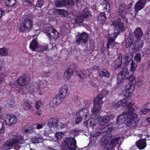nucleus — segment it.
<instances>
[{"instance_id": "62", "label": "nucleus", "mask_w": 150, "mask_h": 150, "mask_svg": "<svg viewBox=\"0 0 150 150\" xmlns=\"http://www.w3.org/2000/svg\"><path fill=\"white\" fill-rule=\"evenodd\" d=\"M144 107L146 108L148 110V111H150V103L145 104Z\"/></svg>"}, {"instance_id": "46", "label": "nucleus", "mask_w": 150, "mask_h": 150, "mask_svg": "<svg viewBox=\"0 0 150 150\" xmlns=\"http://www.w3.org/2000/svg\"><path fill=\"white\" fill-rule=\"evenodd\" d=\"M56 6L57 7L61 8L64 6V3L62 0H58L55 3Z\"/></svg>"}, {"instance_id": "7", "label": "nucleus", "mask_w": 150, "mask_h": 150, "mask_svg": "<svg viewBox=\"0 0 150 150\" xmlns=\"http://www.w3.org/2000/svg\"><path fill=\"white\" fill-rule=\"evenodd\" d=\"M65 146H67L69 150H76V141L74 137L67 138L64 141Z\"/></svg>"}, {"instance_id": "49", "label": "nucleus", "mask_w": 150, "mask_h": 150, "mask_svg": "<svg viewBox=\"0 0 150 150\" xmlns=\"http://www.w3.org/2000/svg\"><path fill=\"white\" fill-rule=\"evenodd\" d=\"M8 53L7 50L4 48L0 49V54L2 56L7 55Z\"/></svg>"}, {"instance_id": "19", "label": "nucleus", "mask_w": 150, "mask_h": 150, "mask_svg": "<svg viewBox=\"0 0 150 150\" xmlns=\"http://www.w3.org/2000/svg\"><path fill=\"white\" fill-rule=\"evenodd\" d=\"M143 44V42L142 40H138L134 44V50L136 52L140 50L142 47Z\"/></svg>"}, {"instance_id": "57", "label": "nucleus", "mask_w": 150, "mask_h": 150, "mask_svg": "<svg viewBox=\"0 0 150 150\" xmlns=\"http://www.w3.org/2000/svg\"><path fill=\"white\" fill-rule=\"evenodd\" d=\"M148 31L147 32V34L146 35V38H148L147 40L150 42V29L149 28H148Z\"/></svg>"}, {"instance_id": "63", "label": "nucleus", "mask_w": 150, "mask_h": 150, "mask_svg": "<svg viewBox=\"0 0 150 150\" xmlns=\"http://www.w3.org/2000/svg\"><path fill=\"white\" fill-rule=\"evenodd\" d=\"M72 99L73 100L76 102L78 100V96L76 95H74L72 97Z\"/></svg>"}, {"instance_id": "53", "label": "nucleus", "mask_w": 150, "mask_h": 150, "mask_svg": "<svg viewBox=\"0 0 150 150\" xmlns=\"http://www.w3.org/2000/svg\"><path fill=\"white\" fill-rule=\"evenodd\" d=\"M144 52L145 54H147L150 52V45H147L144 48Z\"/></svg>"}, {"instance_id": "16", "label": "nucleus", "mask_w": 150, "mask_h": 150, "mask_svg": "<svg viewBox=\"0 0 150 150\" xmlns=\"http://www.w3.org/2000/svg\"><path fill=\"white\" fill-rule=\"evenodd\" d=\"M64 99V98H62L60 96H57L55 98L51 100L50 103V106L52 108H55Z\"/></svg>"}, {"instance_id": "35", "label": "nucleus", "mask_w": 150, "mask_h": 150, "mask_svg": "<svg viewBox=\"0 0 150 150\" xmlns=\"http://www.w3.org/2000/svg\"><path fill=\"white\" fill-rule=\"evenodd\" d=\"M99 74L101 77L108 78L110 76L109 72L105 69H103L101 71L99 72Z\"/></svg>"}, {"instance_id": "20", "label": "nucleus", "mask_w": 150, "mask_h": 150, "mask_svg": "<svg viewBox=\"0 0 150 150\" xmlns=\"http://www.w3.org/2000/svg\"><path fill=\"white\" fill-rule=\"evenodd\" d=\"M128 117L127 115L125 114L124 112L116 120V124H120L124 123L126 121V119Z\"/></svg>"}, {"instance_id": "40", "label": "nucleus", "mask_w": 150, "mask_h": 150, "mask_svg": "<svg viewBox=\"0 0 150 150\" xmlns=\"http://www.w3.org/2000/svg\"><path fill=\"white\" fill-rule=\"evenodd\" d=\"M68 14V13L66 10L64 9H59V15L65 17H67Z\"/></svg>"}, {"instance_id": "58", "label": "nucleus", "mask_w": 150, "mask_h": 150, "mask_svg": "<svg viewBox=\"0 0 150 150\" xmlns=\"http://www.w3.org/2000/svg\"><path fill=\"white\" fill-rule=\"evenodd\" d=\"M5 130V128L4 127L2 123H0V134H3Z\"/></svg>"}, {"instance_id": "11", "label": "nucleus", "mask_w": 150, "mask_h": 150, "mask_svg": "<svg viewBox=\"0 0 150 150\" xmlns=\"http://www.w3.org/2000/svg\"><path fill=\"white\" fill-rule=\"evenodd\" d=\"M29 77L25 75H22L19 76L16 80L17 83L21 86H24L29 82Z\"/></svg>"}, {"instance_id": "34", "label": "nucleus", "mask_w": 150, "mask_h": 150, "mask_svg": "<svg viewBox=\"0 0 150 150\" xmlns=\"http://www.w3.org/2000/svg\"><path fill=\"white\" fill-rule=\"evenodd\" d=\"M5 3L7 7H11L15 5L16 1V0H5Z\"/></svg>"}, {"instance_id": "48", "label": "nucleus", "mask_w": 150, "mask_h": 150, "mask_svg": "<svg viewBox=\"0 0 150 150\" xmlns=\"http://www.w3.org/2000/svg\"><path fill=\"white\" fill-rule=\"evenodd\" d=\"M83 21V20L81 16H78L75 19V22L77 23H82Z\"/></svg>"}, {"instance_id": "28", "label": "nucleus", "mask_w": 150, "mask_h": 150, "mask_svg": "<svg viewBox=\"0 0 150 150\" xmlns=\"http://www.w3.org/2000/svg\"><path fill=\"white\" fill-rule=\"evenodd\" d=\"M133 85L129 83L126 86L125 92L126 93L125 95L129 96L131 95L133 92V89L132 88Z\"/></svg>"}, {"instance_id": "56", "label": "nucleus", "mask_w": 150, "mask_h": 150, "mask_svg": "<svg viewBox=\"0 0 150 150\" xmlns=\"http://www.w3.org/2000/svg\"><path fill=\"white\" fill-rule=\"evenodd\" d=\"M112 105L113 107H114L115 108H116L121 105V103L120 102V101L117 103L114 102L113 103Z\"/></svg>"}, {"instance_id": "51", "label": "nucleus", "mask_w": 150, "mask_h": 150, "mask_svg": "<svg viewBox=\"0 0 150 150\" xmlns=\"http://www.w3.org/2000/svg\"><path fill=\"white\" fill-rule=\"evenodd\" d=\"M44 1L42 0H39L38 1L36 4V6L39 8H41L44 4Z\"/></svg>"}, {"instance_id": "12", "label": "nucleus", "mask_w": 150, "mask_h": 150, "mask_svg": "<svg viewBox=\"0 0 150 150\" xmlns=\"http://www.w3.org/2000/svg\"><path fill=\"white\" fill-rule=\"evenodd\" d=\"M30 48L33 51H37L39 52L42 53L45 50V49H41L39 50L38 49L39 48L38 44L36 40L33 39L30 43L29 46ZM42 48L40 47V49Z\"/></svg>"}, {"instance_id": "18", "label": "nucleus", "mask_w": 150, "mask_h": 150, "mask_svg": "<svg viewBox=\"0 0 150 150\" xmlns=\"http://www.w3.org/2000/svg\"><path fill=\"white\" fill-rule=\"evenodd\" d=\"M146 140L144 138L140 139L137 141L136 144L137 147L140 150L144 149L146 146Z\"/></svg>"}, {"instance_id": "1", "label": "nucleus", "mask_w": 150, "mask_h": 150, "mask_svg": "<svg viewBox=\"0 0 150 150\" xmlns=\"http://www.w3.org/2000/svg\"><path fill=\"white\" fill-rule=\"evenodd\" d=\"M112 25L115 27V32L112 33H111V34L110 33L111 32H109L107 37L108 42L107 47L108 49L114 46L115 40L118 33L122 32L125 30L123 23L121 22L120 19L119 18L113 21L112 22Z\"/></svg>"}, {"instance_id": "61", "label": "nucleus", "mask_w": 150, "mask_h": 150, "mask_svg": "<svg viewBox=\"0 0 150 150\" xmlns=\"http://www.w3.org/2000/svg\"><path fill=\"white\" fill-rule=\"evenodd\" d=\"M135 104V102L134 101H131L127 103V106L129 107H131L133 106Z\"/></svg>"}, {"instance_id": "29", "label": "nucleus", "mask_w": 150, "mask_h": 150, "mask_svg": "<svg viewBox=\"0 0 150 150\" xmlns=\"http://www.w3.org/2000/svg\"><path fill=\"white\" fill-rule=\"evenodd\" d=\"M134 35L137 38L140 39L141 38L143 34L141 28H136L134 31Z\"/></svg>"}, {"instance_id": "9", "label": "nucleus", "mask_w": 150, "mask_h": 150, "mask_svg": "<svg viewBox=\"0 0 150 150\" xmlns=\"http://www.w3.org/2000/svg\"><path fill=\"white\" fill-rule=\"evenodd\" d=\"M16 116L13 114H6L5 116V122L7 125L15 124L17 122Z\"/></svg>"}, {"instance_id": "45", "label": "nucleus", "mask_w": 150, "mask_h": 150, "mask_svg": "<svg viewBox=\"0 0 150 150\" xmlns=\"http://www.w3.org/2000/svg\"><path fill=\"white\" fill-rule=\"evenodd\" d=\"M90 14L89 11L87 8H85L83 11L82 15L84 18H87Z\"/></svg>"}, {"instance_id": "54", "label": "nucleus", "mask_w": 150, "mask_h": 150, "mask_svg": "<svg viewBox=\"0 0 150 150\" xmlns=\"http://www.w3.org/2000/svg\"><path fill=\"white\" fill-rule=\"evenodd\" d=\"M148 110L146 108L142 109L140 110V113L141 114L145 115L148 112H149Z\"/></svg>"}, {"instance_id": "26", "label": "nucleus", "mask_w": 150, "mask_h": 150, "mask_svg": "<svg viewBox=\"0 0 150 150\" xmlns=\"http://www.w3.org/2000/svg\"><path fill=\"white\" fill-rule=\"evenodd\" d=\"M67 92V87L65 85L62 86L60 89L59 95L62 98H64L66 97Z\"/></svg>"}, {"instance_id": "30", "label": "nucleus", "mask_w": 150, "mask_h": 150, "mask_svg": "<svg viewBox=\"0 0 150 150\" xmlns=\"http://www.w3.org/2000/svg\"><path fill=\"white\" fill-rule=\"evenodd\" d=\"M106 19L105 13L103 12H101L100 13L98 16V21L101 23H105Z\"/></svg>"}, {"instance_id": "21", "label": "nucleus", "mask_w": 150, "mask_h": 150, "mask_svg": "<svg viewBox=\"0 0 150 150\" xmlns=\"http://www.w3.org/2000/svg\"><path fill=\"white\" fill-rule=\"evenodd\" d=\"M99 118V117H98V119H99L98 124L100 126L105 125L110 120V118L108 115L104 116L100 119Z\"/></svg>"}, {"instance_id": "5", "label": "nucleus", "mask_w": 150, "mask_h": 150, "mask_svg": "<svg viewBox=\"0 0 150 150\" xmlns=\"http://www.w3.org/2000/svg\"><path fill=\"white\" fill-rule=\"evenodd\" d=\"M47 125L49 127H54L57 128L64 127V124L59 121L58 119L53 117L47 120Z\"/></svg>"}, {"instance_id": "14", "label": "nucleus", "mask_w": 150, "mask_h": 150, "mask_svg": "<svg viewBox=\"0 0 150 150\" xmlns=\"http://www.w3.org/2000/svg\"><path fill=\"white\" fill-rule=\"evenodd\" d=\"M146 0H139L136 3L134 6V10L138 12L142 9L146 4Z\"/></svg>"}, {"instance_id": "22", "label": "nucleus", "mask_w": 150, "mask_h": 150, "mask_svg": "<svg viewBox=\"0 0 150 150\" xmlns=\"http://www.w3.org/2000/svg\"><path fill=\"white\" fill-rule=\"evenodd\" d=\"M120 138L117 137L111 139L109 142L108 147H107L108 150L110 149L115 146L118 142Z\"/></svg>"}, {"instance_id": "42", "label": "nucleus", "mask_w": 150, "mask_h": 150, "mask_svg": "<svg viewBox=\"0 0 150 150\" xmlns=\"http://www.w3.org/2000/svg\"><path fill=\"white\" fill-rule=\"evenodd\" d=\"M25 110H31L32 109V106L27 102H25L23 104Z\"/></svg>"}, {"instance_id": "4", "label": "nucleus", "mask_w": 150, "mask_h": 150, "mask_svg": "<svg viewBox=\"0 0 150 150\" xmlns=\"http://www.w3.org/2000/svg\"><path fill=\"white\" fill-rule=\"evenodd\" d=\"M24 143L23 137H17L16 139L13 138L8 140L4 144V148H6L11 146L15 147L17 144H23Z\"/></svg>"}, {"instance_id": "2", "label": "nucleus", "mask_w": 150, "mask_h": 150, "mask_svg": "<svg viewBox=\"0 0 150 150\" xmlns=\"http://www.w3.org/2000/svg\"><path fill=\"white\" fill-rule=\"evenodd\" d=\"M98 128L93 136L96 137L102 134L103 136L100 141V145L101 146H103L108 150L107 147H108L109 140L112 138V135L110 134L112 128V127H107L103 129H102L100 127H99Z\"/></svg>"}, {"instance_id": "36", "label": "nucleus", "mask_w": 150, "mask_h": 150, "mask_svg": "<svg viewBox=\"0 0 150 150\" xmlns=\"http://www.w3.org/2000/svg\"><path fill=\"white\" fill-rule=\"evenodd\" d=\"M32 129L31 126L30 125H27L25 127L24 129L22 130L23 134L25 135L28 133H29Z\"/></svg>"}, {"instance_id": "59", "label": "nucleus", "mask_w": 150, "mask_h": 150, "mask_svg": "<svg viewBox=\"0 0 150 150\" xmlns=\"http://www.w3.org/2000/svg\"><path fill=\"white\" fill-rule=\"evenodd\" d=\"M64 6L66 5H69L71 4V2L70 0H62Z\"/></svg>"}, {"instance_id": "6", "label": "nucleus", "mask_w": 150, "mask_h": 150, "mask_svg": "<svg viewBox=\"0 0 150 150\" xmlns=\"http://www.w3.org/2000/svg\"><path fill=\"white\" fill-rule=\"evenodd\" d=\"M88 36L85 32L79 33L76 37V42L79 45L85 44L88 41Z\"/></svg>"}, {"instance_id": "25", "label": "nucleus", "mask_w": 150, "mask_h": 150, "mask_svg": "<svg viewBox=\"0 0 150 150\" xmlns=\"http://www.w3.org/2000/svg\"><path fill=\"white\" fill-rule=\"evenodd\" d=\"M73 74V72L72 69L70 68L67 69L64 73V78L67 80L69 79Z\"/></svg>"}, {"instance_id": "3", "label": "nucleus", "mask_w": 150, "mask_h": 150, "mask_svg": "<svg viewBox=\"0 0 150 150\" xmlns=\"http://www.w3.org/2000/svg\"><path fill=\"white\" fill-rule=\"evenodd\" d=\"M42 32L52 39H57L59 36V33L55 29L51 26H47L43 28Z\"/></svg>"}, {"instance_id": "44", "label": "nucleus", "mask_w": 150, "mask_h": 150, "mask_svg": "<svg viewBox=\"0 0 150 150\" xmlns=\"http://www.w3.org/2000/svg\"><path fill=\"white\" fill-rule=\"evenodd\" d=\"M134 111V109L133 108H130L126 112H124L125 114H126L128 117H130L132 116L133 114H135V113H133L132 112Z\"/></svg>"}, {"instance_id": "10", "label": "nucleus", "mask_w": 150, "mask_h": 150, "mask_svg": "<svg viewBox=\"0 0 150 150\" xmlns=\"http://www.w3.org/2000/svg\"><path fill=\"white\" fill-rule=\"evenodd\" d=\"M88 111L87 109H84L77 112L76 115V116L77 117L76 120V124L79 123L84 116H85V119L86 118L88 114Z\"/></svg>"}, {"instance_id": "23", "label": "nucleus", "mask_w": 150, "mask_h": 150, "mask_svg": "<svg viewBox=\"0 0 150 150\" xmlns=\"http://www.w3.org/2000/svg\"><path fill=\"white\" fill-rule=\"evenodd\" d=\"M134 37L132 34H129L126 42L125 45L126 47L128 48L132 45L134 41Z\"/></svg>"}, {"instance_id": "37", "label": "nucleus", "mask_w": 150, "mask_h": 150, "mask_svg": "<svg viewBox=\"0 0 150 150\" xmlns=\"http://www.w3.org/2000/svg\"><path fill=\"white\" fill-rule=\"evenodd\" d=\"M132 54L131 53L127 54L125 56V63L126 64H128L132 59Z\"/></svg>"}, {"instance_id": "47", "label": "nucleus", "mask_w": 150, "mask_h": 150, "mask_svg": "<svg viewBox=\"0 0 150 150\" xmlns=\"http://www.w3.org/2000/svg\"><path fill=\"white\" fill-rule=\"evenodd\" d=\"M134 58L135 60L138 62H139L141 60V55L140 53H138L135 54Z\"/></svg>"}, {"instance_id": "39", "label": "nucleus", "mask_w": 150, "mask_h": 150, "mask_svg": "<svg viewBox=\"0 0 150 150\" xmlns=\"http://www.w3.org/2000/svg\"><path fill=\"white\" fill-rule=\"evenodd\" d=\"M103 95L102 94H99L94 99L93 102L94 104H98L102 99Z\"/></svg>"}, {"instance_id": "8", "label": "nucleus", "mask_w": 150, "mask_h": 150, "mask_svg": "<svg viewBox=\"0 0 150 150\" xmlns=\"http://www.w3.org/2000/svg\"><path fill=\"white\" fill-rule=\"evenodd\" d=\"M129 119L127 121V125L129 127L135 126L139 121V118L136 114H133L132 116L128 117Z\"/></svg>"}, {"instance_id": "17", "label": "nucleus", "mask_w": 150, "mask_h": 150, "mask_svg": "<svg viewBox=\"0 0 150 150\" xmlns=\"http://www.w3.org/2000/svg\"><path fill=\"white\" fill-rule=\"evenodd\" d=\"M122 57L121 54H119L117 59L114 61L115 69H117L120 68L122 63Z\"/></svg>"}, {"instance_id": "24", "label": "nucleus", "mask_w": 150, "mask_h": 150, "mask_svg": "<svg viewBox=\"0 0 150 150\" xmlns=\"http://www.w3.org/2000/svg\"><path fill=\"white\" fill-rule=\"evenodd\" d=\"M84 125L87 127H93L96 125L94 119L89 118L87 121L84 122Z\"/></svg>"}, {"instance_id": "52", "label": "nucleus", "mask_w": 150, "mask_h": 150, "mask_svg": "<svg viewBox=\"0 0 150 150\" xmlns=\"http://www.w3.org/2000/svg\"><path fill=\"white\" fill-rule=\"evenodd\" d=\"M43 105L40 101H38L36 102L35 108L38 109H39V108L42 107Z\"/></svg>"}, {"instance_id": "43", "label": "nucleus", "mask_w": 150, "mask_h": 150, "mask_svg": "<svg viewBox=\"0 0 150 150\" xmlns=\"http://www.w3.org/2000/svg\"><path fill=\"white\" fill-rule=\"evenodd\" d=\"M137 67V64L134 61H133L131 62L130 70L132 71H135L136 70V69Z\"/></svg>"}, {"instance_id": "15", "label": "nucleus", "mask_w": 150, "mask_h": 150, "mask_svg": "<svg viewBox=\"0 0 150 150\" xmlns=\"http://www.w3.org/2000/svg\"><path fill=\"white\" fill-rule=\"evenodd\" d=\"M127 72V69L126 68H123L122 72H120L117 76L118 81L120 83H122L125 78Z\"/></svg>"}, {"instance_id": "32", "label": "nucleus", "mask_w": 150, "mask_h": 150, "mask_svg": "<svg viewBox=\"0 0 150 150\" xmlns=\"http://www.w3.org/2000/svg\"><path fill=\"white\" fill-rule=\"evenodd\" d=\"M102 5L104 6L103 8L104 10H107V11H109L110 9V4L109 2L107 0H103L101 3Z\"/></svg>"}, {"instance_id": "64", "label": "nucleus", "mask_w": 150, "mask_h": 150, "mask_svg": "<svg viewBox=\"0 0 150 150\" xmlns=\"http://www.w3.org/2000/svg\"><path fill=\"white\" fill-rule=\"evenodd\" d=\"M110 93V91L108 89H105V90H103V93L106 95H107L109 94Z\"/></svg>"}, {"instance_id": "41", "label": "nucleus", "mask_w": 150, "mask_h": 150, "mask_svg": "<svg viewBox=\"0 0 150 150\" xmlns=\"http://www.w3.org/2000/svg\"><path fill=\"white\" fill-rule=\"evenodd\" d=\"M127 78L129 82V83L133 85H135L136 81L135 76H130Z\"/></svg>"}, {"instance_id": "33", "label": "nucleus", "mask_w": 150, "mask_h": 150, "mask_svg": "<svg viewBox=\"0 0 150 150\" xmlns=\"http://www.w3.org/2000/svg\"><path fill=\"white\" fill-rule=\"evenodd\" d=\"M94 105H95L91 109L92 112L93 114L96 112L98 113L100 111L101 105L100 104Z\"/></svg>"}, {"instance_id": "50", "label": "nucleus", "mask_w": 150, "mask_h": 150, "mask_svg": "<svg viewBox=\"0 0 150 150\" xmlns=\"http://www.w3.org/2000/svg\"><path fill=\"white\" fill-rule=\"evenodd\" d=\"M20 30L21 31H24L25 30H28L23 22L19 28Z\"/></svg>"}, {"instance_id": "27", "label": "nucleus", "mask_w": 150, "mask_h": 150, "mask_svg": "<svg viewBox=\"0 0 150 150\" xmlns=\"http://www.w3.org/2000/svg\"><path fill=\"white\" fill-rule=\"evenodd\" d=\"M133 85L129 83L126 86L125 92L126 93L125 95L129 96L131 95L133 92V89L132 88Z\"/></svg>"}, {"instance_id": "31", "label": "nucleus", "mask_w": 150, "mask_h": 150, "mask_svg": "<svg viewBox=\"0 0 150 150\" xmlns=\"http://www.w3.org/2000/svg\"><path fill=\"white\" fill-rule=\"evenodd\" d=\"M23 22L24 23L25 25L27 27L28 30H30L31 28L33 23L31 19L29 18L25 19Z\"/></svg>"}, {"instance_id": "55", "label": "nucleus", "mask_w": 150, "mask_h": 150, "mask_svg": "<svg viewBox=\"0 0 150 150\" xmlns=\"http://www.w3.org/2000/svg\"><path fill=\"white\" fill-rule=\"evenodd\" d=\"M63 135V133L60 132H57L55 134L56 137L59 139H61L62 138Z\"/></svg>"}, {"instance_id": "60", "label": "nucleus", "mask_w": 150, "mask_h": 150, "mask_svg": "<svg viewBox=\"0 0 150 150\" xmlns=\"http://www.w3.org/2000/svg\"><path fill=\"white\" fill-rule=\"evenodd\" d=\"M121 103V105L123 106H126L127 105V100L125 99H124L120 101Z\"/></svg>"}, {"instance_id": "13", "label": "nucleus", "mask_w": 150, "mask_h": 150, "mask_svg": "<svg viewBox=\"0 0 150 150\" xmlns=\"http://www.w3.org/2000/svg\"><path fill=\"white\" fill-rule=\"evenodd\" d=\"M125 6L123 4H120L119 5L118 12L119 15L121 16L125 21H127V19L125 17V15L127 13V10L125 8Z\"/></svg>"}, {"instance_id": "38", "label": "nucleus", "mask_w": 150, "mask_h": 150, "mask_svg": "<svg viewBox=\"0 0 150 150\" xmlns=\"http://www.w3.org/2000/svg\"><path fill=\"white\" fill-rule=\"evenodd\" d=\"M42 138L40 137H34L32 138L31 139V141L33 143L41 142H42Z\"/></svg>"}]
</instances>
